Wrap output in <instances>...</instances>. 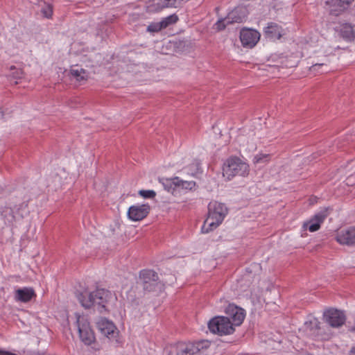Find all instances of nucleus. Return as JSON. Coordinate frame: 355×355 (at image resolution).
<instances>
[{"label":"nucleus","instance_id":"72a5a7b5","mask_svg":"<svg viewBox=\"0 0 355 355\" xmlns=\"http://www.w3.org/2000/svg\"><path fill=\"white\" fill-rule=\"evenodd\" d=\"M0 355H17V354L9 352L0 350Z\"/></svg>","mask_w":355,"mask_h":355},{"label":"nucleus","instance_id":"a878e982","mask_svg":"<svg viewBox=\"0 0 355 355\" xmlns=\"http://www.w3.org/2000/svg\"><path fill=\"white\" fill-rule=\"evenodd\" d=\"M162 29H163V27L161 24V21L158 22V23H152L147 28V31L148 32H152V33L158 32V31H161Z\"/></svg>","mask_w":355,"mask_h":355},{"label":"nucleus","instance_id":"c85d7f7f","mask_svg":"<svg viewBox=\"0 0 355 355\" xmlns=\"http://www.w3.org/2000/svg\"><path fill=\"white\" fill-rule=\"evenodd\" d=\"M41 12L45 17H51L53 14V9L51 6L49 4L45 5L44 7L42 8Z\"/></svg>","mask_w":355,"mask_h":355},{"label":"nucleus","instance_id":"20e7f679","mask_svg":"<svg viewBox=\"0 0 355 355\" xmlns=\"http://www.w3.org/2000/svg\"><path fill=\"white\" fill-rule=\"evenodd\" d=\"M208 328L211 333L219 336L230 335L235 331V327L229 318L225 316L213 318L208 323Z\"/></svg>","mask_w":355,"mask_h":355},{"label":"nucleus","instance_id":"cd10ccee","mask_svg":"<svg viewBox=\"0 0 355 355\" xmlns=\"http://www.w3.org/2000/svg\"><path fill=\"white\" fill-rule=\"evenodd\" d=\"M3 216L5 220L8 223H12L14 221L15 216L13 215L12 211L10 209H8L3 211Z\"/></svg>","mask_w":355,"mask_h":355},{"label":"nucleus","instance_id":"dca6fc26","mask_svg":"<svg viewBox=\"0 0 355 355\" xmlns=\"http://www.w3.org/2000/svg\"><path fill=\"white\" fill-rule=\"evenodd\" d=\"M336 241L341 245H355V227L339 232L336 235Z\"/></svg>","mask_w":355,"mask_h":355},{"label":"nucleus","instance_id":"5701e85b","mask_svg":"<svg viewBox=\"0 0 355 355\" xmlns=\"http://www.w3.org/2000/svg\"><path fill=\"white\" fill-rule=\"evenodd\" d=\"M354 0H329L327 1L332 7L338 8L339 10H343L346 8Z\"/></svg>","mask_w":355,"mask_h":355},{"label":"nucleus","instance_id":"bb28decb","mask_svg":"<svg viewBox=\"0 0 355 355\" xmlns=\"http://www.w3.org/2000/svg\"><path fill=\"white\" fill-rule=\"evenodd\" d=\"M139 194L144 198H153L156 193L153 190H140Z\"/></svg>","mask_w":355,"mask_h":355},{"label":"nucleus","instance_id":"c756f323","mask_svg":"<svg viewBox=\"0 0 355 355\" xmlns=\"http://www.w3.org/2000/svg\"><path fill=\"white\" fill-rule=\"evenodd\" d=\"M268 155L264 154V155H257L254 156L253 159V162L254 164H259L261 162H268Z\"/></svg>","mask_w":355,"mask_h":355},{"label":"nucleus","instance_id":"f257e3e1","mask_svg":"<svg viewBox=\"0 0 355 355\" xmlns=\"http://www.w3.org/2000/svg\"><path fill=\"white\" fill-rule=\"evenodd\" d=\"M78 299L85 309L92 307L103 313L108 311L109 306L116 299L111 291L104 288H97L90 292L84 291L78 295Z\"/></svg>","mask_w":355,"mask_h":355},{"label":"nucleus","instance_id":"412c9836","mask_svg":"<svg viewBox=\"0 0 355 355\" xmlns=\"http://www.w3.org/2000/svg\"><path fill=\"white\" fill-rule=\"evenodd\" d=\"M71 76L74 78L77 81L86 80L88 77L87 72L83 68L78 65L73 66L70 70Z\"/></svg>","mask_w":355,"mask_h":355},{"label":"nucleus","instance_id":"39448f33","mask_svg":"<svg viewBox=\"0 0 355 355\" xmlns=\"http://www.w3.org/2000/svg\"><path fill=\"white\" fill-rule=\"evenodd\" d=\"M76 324L80 340L86 345H90L96 340L94 333L92 329L87 318L84 315L76 314Z\"/></svg>","mask_w":355,"mask_h":355},{"label":"nucleus","instance_id":"6e6552de","mask_svg":"<svg viewBox=\"0 0 355 355\" xmlns=\"http://www.w3.org/2000/svg\"><path fill=\"white\" fill-rule=\"evenodd\" d=\"M325 321L332 327H340L345 322V313L339 310L330 309L324 313Z\"/></svg>","mask_w":355,"mask_h":355},{"label":"nucleus","instance_id":"a211bd4d","mask_svg":"<svg viewBox=\"0 0 355 355\" xmlns=\"http://www.w3.org/2000/svg\"><path fill=\"white\" fill-rule=\"evenodd\" d=\"M283 29L277 24L270 22L264 28L265 36L270 40H279L282 37Z\"/></svg>","mask_w":355,"mask_h":355},{"label":"nucleus","instance_id":"2eb2a0df","mask_svg":"<svg viewBox=\"0 0 355 355\" xmlns=\"http://www.w3.org/2000/svg\"><path fill=\"white\" fill-rule=\"evenodd\" d=\"M36 297V293L31 287L17 288L14 293V299L16 302L28 303Z\"/></svg>","mask_w":355,"mask_h":355},{"label":"nucleus","instance_id":"423d86ee","mask_svg":"<svg viewBox=\"0 0 355 355\" xmlns=\"http://www.w3.org/2000/svg\"><path fill=\"white\" fill-rule=\"evenodd\" d=\"M247 17V10L243 7H238L228 13L227 16L218 20L216 24V28L223 30L226 26L234 23H242Z\"/></svg>","mask_w":355,"mask_h":355},{"label":"nucleus","instance_id":"f704fd0d","mask_svg":"<svg viewBox=\"0 0 355 355\" xmlns=\"http://www.w3.org/2000/svg\"><path fill=\"white\" fill-rule=\"evenodd\" d=\"M349 355H355V347L351 349Z\"/></svg>","mask_w":355,"mask_h":355},{"label":"nucleus","instance_id":"2f4dec72","mask_svg":"<svg viewBox=\"0 0 355 355\" xmlns=\"http://www.w3.org/2000/svg\"><path fill=\"white\" fill-rule=\"evenodd\" d=\"M169 179H162L160 180V182L162 183V184L164 185L165 189H166L168 191H169L172 188H173V186H174V184L173 183H167L166 181L168 180Z\"/></svg>","mask_w":355,"mask_h":355},{"label":"nucleus","instance_id":"b1692460","mask_svg":"<svg viewBox=\"0 0 355 355\" xmlns=\"http://www.w3.org/2000/svg\"><path fill=\"white\" fill-rule=\"evenodd\" d=\"M158 279H154L153 282H148V283H142L143 288L148 292L156 291L161 290L162 285L157 282Z\"/></svg>","mask_w":355,"mask_h":355},{"label":"nucleus","instance_id":"7ed1b4c3","mask_svg":"<svg viewBox=\"0 0 355 355\" xmlns=\"http://www.w3.org/2000/svg\"><path fill=\"white\" fill-rule=\"evenodd\" d=\"M249 173V165L239 157H230L223 164V175L227 180H231L236 175L245 177Z\"/></svg>","mask_w":355,"mask_h":355},{"label":"nucleus","instance_id":"aec40b11","mask_svg":"<svg viewBox=\"0 0 355 355\" xmlns=\"http://www.w3.org/2000/svg\"><path fill=\"white\" fill-rule=\"evenodd\" d=\"M166 182L170 184L173 183L174 187L186 190H192L196 187V182L194 181H184L179 179L178 177L173 178V180H168Z\"/></svg>","mask_w":355,"mask_h":355},{"label":"nucleus","instance_id":"f03ea898","mask_svg":"<svg viewBox=\"0 0 355 355\" xmlns=\"http://www.w3.org/2000/svg\"><path fill=\"white\" fill-rule=\"evenodd\" d=\"M227 207L217 201L210 202L208 205V216L202 227V233H208L216 229L224 220L227 214Z\"/></svg>","mask_w":355,"mask_h":355},{"label":"nucleus","instance_id":"4468645a","mask_svg":"<svg viewBox=\"0 0 355 355\" xmlns=\"http://www.w3.org/2000/svg\"><path fill=\"white\" fill-rule=\"evenodd\" d=\"M150 207L148 204L132 205L128 211V218L134 221L143 220L149 214Z\"/></svg>","mask_w":355,"mask_h":355},{"label":"nucleus","instance_id":"9d476101","mask_svg":"<svg viewBox=\"0 0 355 355\" xmlns=\"http://www.w3.org/2000/svg\"><path fill=\"white\" fill-rule=\"evenodd\" d=\"M189 0H153L150 5L148 6L150 12H159L167 8L181 7Z\"/></svg>","mask_w":355,"mask_h":355},{"label":"nucleus","instance_id":"1a4fd4ad","mask_svg":"<svg viewBox=\"0 0 355 355\" xmlns=\"http://www.w3.org/2000/svg\"><path fill=\"white\" fill-rule=\"evenodd\" d=\"M328 215V209L325 208L315 214L309 221L304 223L302 227L311 232L318 231Z\"/></svg>","mask_w":355,"mask_h":355},{"label":"nucleus","instance_id":"0eeeda50","mask_svg":"<svg viewBox=\"0 0 355 355\" xmlns=\"http://www.w3.org/2000/svg\"><path fill=\"white\" fill-rule=\"evenodd\" d=\"M97 327L101 334L110 340L114 342L116 344L120 343L119 340V331L112 322L106 318H101L97 322Z\"/></svg>","mask_w":355,"mask_h":355},{"label":"nucleus","instance_id":"f3484780","mask_svg":"<svg viewBox=\"0 0 355 355\" xmlns=\"http://www.w3.org/2000/svg\"><path fill=\"white\" fill-rule=\"evenodd\" d=\"M340 36L347 42H352L355 39V31L351 24L344 23L336 28Z\"/></svg>","mask_w":355,"mask_h":355},{"label":"nucleus","instance_id":"4be33fe9","mask_svg":"<svg viewBox=\"0 0 355 355\" xmlns=\"http://www.w3.org/2000/svg\"><path fill=\"white\" fill-rule=\"evenodd\" d=\"M139 278L142 283L153 282L154 279H158L157 274L151 270H144L140 272Z\"/></svg>","mask_w":355,"mask_h":355},{"label":"nucleus","instance_id":"7c9ffc66","mask_svg":"<svg viewBox=\"0 0 355 355\" xmlns=\"http://www.w3.org/2000/svg\"><path fill=\"white\" fill-rule=\"evenodd\" d=\"M10 70L13 71L12 73V76L15 78H21L22 77V71L20 69H17L15 66L10 67Z\"/></svg>","mask_w":355,"mask_h":355},{"label":"nucleus","instance_id":"9b49d317","mask_svg":"<svg viewBox=\"0 0 355 355\" xmlns=\"http://www.w3.org/2000/svg\"><path fill=\"white\" fill-rule=\"evenodd\" d=\"M260 39V33L250 28H243L240 33V40L244 47H254Z\"/></svg>","mask_w":355,"mask_h":355},{"label":"nucleus","instance_id":"f8f14e48","mask_svg":"<svg viewBox=\"0 0 355 355\" xmlns=\"http://www.w3.org/2000/svg\"><path fill=\"white\" fill-rule=\"evenodd\" d=\"M203 343H179L175 347V355H195L202 349Z\"/></svg>","mask_w":355,"mask_h":355},{"label":"nucleus","instance_id":"393cba45","mask_svg":"<svg viewBox=\"0 0 355 355\" xmlns=\"http://www.w3.org/2000/svg\"><path fill=\"white\" fill-rule=\"evenodd\" d=\"M178 20V16L174 14L164 18L162 21H161V24L162 25L163 28H165L170 24L175 23Z\"/></svg>","mask_w":355,"mask_h":355},{"label":"nucleus","instance_id":"ddd939ff","mask_svg":"<svg viewBox=\"0 0 355 355\" xmlns=\"http://www.w3.org/2000/svg\"><path fill=\"white\" fill-rule=\"evenodd\" d=\"M226 318H228L234 327L242 324L245 316V310L234 304H230L225 310Z\"/></svg>","mask_w":355,"mask_h":355},{"label":"nucleus","instance_id":"473e14b6","mask_svg":"<svg viewBox=\"0 0 355 355\" xmlns=\"http://www.w3.org/2000/svg\"><path fill=\"white\" fill-rule=\"evenodd\" d=\"M324 65L325 64L324 63L314 64L310 67V71L313 73H317V72H318V69L322 67H324Z\"/></svg>","mask_w":355,"mask_h":355},{"label":"nucleus","instance_id":"6ab92c4d","mask_svg":"<svg viewBox=\"0 0 355 355\" xmlns=\"http://www.w3.org/2000/svg\"><path fill=\"white\" fill-rule=\"evenodd\" d=\"M305 327L306 330L309 331L311 335L315 337H320L322 336V334L320 333V322L316 318L310 320L309 322H306Z\"/></svg>","mask_w":355,"mask_h":355}]
</instances>
